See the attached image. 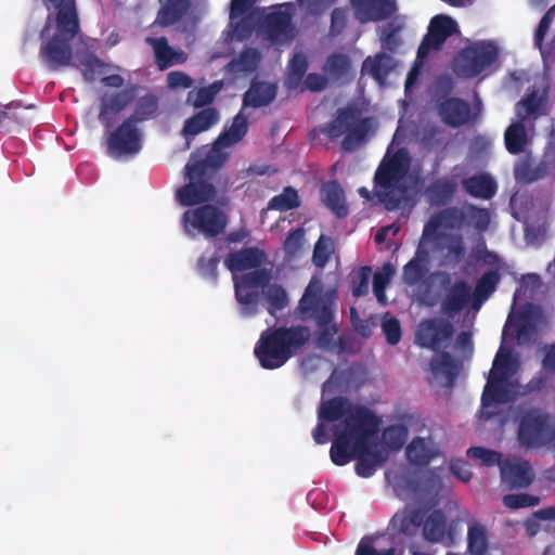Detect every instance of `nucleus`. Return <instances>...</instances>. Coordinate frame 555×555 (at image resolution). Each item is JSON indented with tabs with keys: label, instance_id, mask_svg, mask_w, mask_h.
<instances>
[{
	"label": "nucleus",
	"instance_id": "37",
	"mask_svg": "<svg viewBox=\"0 0 555 555\" xmlns=\"http://www.w3.org/2000/svg\"><path fill=\"white\" fill-rule=\"evenodd\" d=\"M455 191V181L449 178H439L426 188L425 195L431 205L443 206L452 199Z\"/></svg>",
	"mask_w": 555,
	"mask_h": 555
},
{
	"label": "nucleus",
	"instance_id": "11",
	"mask_svg": "<svg viewBox=\"0 0 555 555\" xmlns=\"http://www.w3.org/2000/svg\"><path fill=\"white\" fill-rule=\"evenodd\" d=\"M272 279L271 270L256 268L253 271L244 273L240 279H234L235 298L241 305V314L250 317L258 311L259 292H262L269 285Z\"/></svg>",
	"mask_w": 555,
	"mask_h": 555
},
{
	"label": "nucleus",
	"instance_id": "16",
	"mask_svg": "<svg viewBox=\"0 0 555 555\" xmlns=\"http://www.w3.org/2000/svg\"><path fill=\"white\" fill-rule=\"evenodd\" d=\"M436 108L441 121L451 128L474 125L478 117L467 101L456 96L438 99Z\"/></svg>",
	"mask_w": 555,
	"mask_h": 555
},
{
	"label": "nucleus",
	"instance_id": "2",
	"mask_svg": "<svg viewBox=\"0 0 555 555\" xmlns=\"http://www.w3.org/2000/svg\"><path fill=\"white\" fill-rule=\"evenodd\" d=\"M310 336V330L305 325L267 328L255 346V357L263 369H279L308 343Z\"/></svg>",
	"mask_w": 555,
	"mask_h": 555
},
{
	"label": "nucleus",
	"instance_id": "38",
	"mask_svg": "<svg viewBox=\"0 0 555 555\" xmlns=\"http://www.w3.org/2000/svg\"><path fill=\"white\" fill-rule=\"evenodd\" d=\"M395 66L392 56L379 52L373 59L367 57L363 62L362 69L369 73L378 83H384Z\"/></svg>",
	"mask_w": 555,
	"mask_h": 555
},
{
	"label": "nucleus",
	"instance_id": "54",
	"mask_svg": "<svg viewBox=\"0 0 555 555\" xmlns=\"http://www.w3.org/2000/svg\"><path fill=\"white\" fill-rule=\"evenodd\" d=\"M542 100L537 93L522 98L516 105L517 115L524 120L528 117H537L540 114Z\"/></svg>",
	"mask_w": 555,
	"mask_h": 555
},
{
	"label": "nucleus",
	"instance_id": "26",
	"mask_svg": "<svg viewBox=\"0 0 555 555\" xmlns=\"http://www.w3.org/2000/svg\"><path fill=\"white\" fill-rule=\"evenodd\" d=\"M146 42L153 48L155 64L160 70L177 64H183L188 59L185 52L170 47L166 37H149Z\"/></svg>",
	"mask_w": 555,
	"mask_h": 555
},
{
	"label": "nucleus",
	"instance_id": "39",
	"mask_svg": "<svg viewBox=\"0 0 555 555\" xmlns=\"http://www.w3.org/2000/svg\"><path fill=\"white\" fill-rule=\"evenodd\" d=\"M504 143L507 152L512 155H518L524 152L528 137L522 121L511 124L504 132Z\"/></svg>",
	"mask_w": 555,
	"mask_h": 555
},
{
	"label": "nucleus",
	"instance_id": "15",
	"mask_svg": "<svg viewBox=\"0 0 555 555\" xmlns=\"http://www.w3.org/2000/svg\"><path fill=\"white\" fill-rule=\"evenodd\" d=\"M258 0H231L230 27L235 40L244 41L251 37L260 10H250Z\"/></svg>",
	"mask_w": 555,
	"mask_h": 555
},
{
	"label": "nucleus",
	"instance_id": "21",
	"mask_svg": "<svg viewBox=\"0 0 555 555\" xmlns=\"http://www.w3.org/2000/svg\"><path fill=\"white\" fill-rule=\"evenodd\" d=\"M72 41L53 36L40 48V56L50 70L70 65L73 59Z\"/></svg>",
	"mask_w": 555,
	"mask_h": 555
},
{
	"label": "nucleus",
	"instance_id": "48",
	"mask_svg": "<svg viewBox=\"0 0 555 555\" xmlns=\"http://www.w3.org/2000/svg\"><path fill=\"white\" fill-rule=\"evenodd\" d=\"M81 73L87 82H93L107 67V64L93 53H88L79 59Z\"/></svg>",
	"mask_w": 555,
	"mask_h": 555
},
{
	"label": "nucleus",
	"instance_id": "55",
	"mask_svg": "<svg viewBox=\"0 0 555 555\" xmlns=\"http://www.w3.org/2000/svg\"><path fill=\"white\" fill-rule=\"evenodd\" d=\"M466 455L470 460L478 461L483 466L500 464L501 460V453L482 447H470Z\"/></svg>",
	"mask_w": 555,
	"mask_h": 555
},
{
	"label": "nucleus",
	"instance_id": "24",
	"mask_svg": "<svg viewBox=\"0 0 555 555\" xmlns=\"http://www.w3.org/2000/svg\"><path fill=\"white\" fill-rule=\"evenodd\" d=\"M502 482L509 489L529 487L534 480V473L526 460L518 462L506 461L500 465Z\"/></svg>",
	"mask_w": 555,
	"mask_h": 555
},
{
	"label": "nucleus",
	"instance_id": "36",
	"mask_svg": "<svg viewBox=\"0 0 555 555\" xmlns=\"http://www.w3.org/2000/svg\"><path fill=\"white\" fill-rule=\"evenodd\" d=\"M423 538L429 543L442 542L447 533V516L441 509H434L422 524Z\"/></svg>",
	"mask_w": 555,
	"mask_h": 555
},
{
	"label": "nucleus",
	"instance_id": "41",
	"mask_svg": "<svg viewBox=\"0 0 555 555\" xmlns=\"http://www.w3.org/2000/svg\"><path fill=\"white\" fill-rule=\"evenodd\" d=\"M408 461L416 466H426L434 459L435 452L428 442L422 438H414L405 450Z\"/></svg>",
	"mask_w": 555,
	"mask_h": 555
},
{
	"label": "nucleus",
	"instance_id": "33",
	"mask_svg": "<svg viewBox=\"0 0 555 555\" xmlns=\"http://www.w3.org/2000/svg\"><path fill=\"white\" fill-rule=\"evenodd\" d=\"M248 130L247 117L240 112L232 121L229 128H225L216 139L214 143V150L219 151L221 149L229 147L240 142Z\"/></svg>",
	"mask_w": 555,
	"mask_h": 555
},
{
	"label": "nucleus",
	"instance_id": "14",
	"mask_svg": "<svg viewBox=\"0 0 555 555\" xmlns=\"http://www.w3.org/2000/svg\"><path fill=\"white\" fill-rule=\"evenodd\" d=\"M106 144L107 153L113 157L135 155L142 149V133L132 119L126 118L109 132Z\"/></svg>",
	"mask_w": 555,
	"mask_h": 555
},
{
	"label": "nucleus",
	"instance_id": "30",
	"mask_svg": "<svg viewBox=\"0 0 555 555\" xmlns=\"http://www.w3.org/2000/svg\"><path fill=\"white\" fill-rule=\"evenodd\" d=\"M501 278L500 268L490 269L480 275L476 281L475 288L472 294L473 307L475 309H479L481 305L492 296L496 291Z\"/></svg>",
	"mask_w": 555,
	"mask_h": 555
},
{
	"label": "nucleus",
	"instance_id": "60",
	"mask_svg": "<svg viewBox=\"0 0 555 555\" xmlns=\"http://www.w3.org/2000/svg\"><path fill=\"white\" fill-rule=\"evenodd\" d=\"M372 274V269L367 266L361 267L352 276V293L356 297H361L367 294L369 281Z\"/></svg>",
	"mask_w": 555,
	"mask_h": 555
},
{
	"label": "nucleus",
	"instance_id": "35",
	"mask_svg": "<svg viewBox=\"0 0 555 555\" xmlns=\"http://www.w3.org/2000/svg\"><path fill=\"white\" fill-rule=\"evenodd\" d=\"M462 184L465 192L476 198L490 199L498 191L495 181L487 173L468 177Z\"/></svg>",
	"mask_w": 555,
	"mask_h": 555
},
{
	"label": "nucleus",
	"instance_id": "58",
	"mask_svg": "<svg viewBox=\"0 0 555 555\" xmlns=\"http://www.w3.org/2000/svg\"><path fill=\"white\" fill-rule=\"evenodd\" d=\"M332 248V241L328 237H325L324 235H321L319 240L317 241L314 245L313 250V262L318 267H324L325 263L330 260L331 257V250Z\"/></svg>",
	"mask_w": 555,
	"mask_h": 555
},
{
	"label": "nucleus",
	"instance_id": "45",
	"mask_svg": "<svg viewBox=\"0 0 555 555\" xmlns=\"http://www.w3.org/2000/svg\"><path fill=\"white\" fill-rule=\"evenodd\" d=\"M261 55L258 50L248 48L243 50L240 55L229 63L230 70L233 73H253L258 67Z\"/></svg>",
	"mask_w": 555,
	"mask_h": 555
},
{
	"label": "nucleus",
	"instance_id": "63",
	"mask_svg": "<svg viewBox=\"0 0 555 555\" xmlns=\"http://www.w3.org/2000/svg\"><path fill=\"white\" fill-rule=\"evenodd\" d=\"M348 23V10L346 8H335L331 14L330 35L338 36L346 28Z\"/></svg>",
	"mask_w": 555,
	"mask_h": 555
},
{
	"label": "nucleus",
	"instance_id": "43",
	"mask_svg": "<svg viewBox=\"0 0 555 555\" xmlns=\"http://www.w3.org/2000/svg\"><path fill=\"white\" fill-rule=\"evenodd\" d=\"M301 205V199L298 192L293 186H285L283 192L273 196L268 203L269 210L288 211L298 208Z\"/></svg>",
	"mask_w": 555,
	"mask_h": 555
},
{
	"label": "nucleus",
	"instance_id": "31",
	"mask_svg": "<svg viewBox=\"0 0 555 555\" xmlns=\"http://www.w3.org/2000/svg\"><path fill=\"white\" fill-rule=\"evenodd\" d=\"M276 96V87L264 81H251L243 96V108L269 105Z\"/></svg>",
	"mask_w": 555,
	"mask_h": 555
},
{
	"label": "nucleus",
	"instance_id": "57",
	"mask_svg": "<svg viewBox=\"0 0 555 555\" xmlns=\"http://www.w3.org/2000/svg\"><path fill=\"white\" fill-rule=\"evenodd\" d=\"M305 242V230L296 228L291 230L284 241L283 248L288 257H295L301 249Z\"/></svg>",
	"mask_w": 555,
	"mask_h": 555
},
{
	"label": "nucleus",
	"instance_id": "32",
	"mask_svg": "<svg viewBox=\"0 0 555 555\" xmlns=\"http://www.w3.org/2000/svg\"><path fill=\"white\" fill-rule=\"evenodd\" d=\"M219 112L215 107H206L188 118L184 122L182 133L188 137H194L219 121Z\"/></svg>",
	"mask_w": 555,
	"mask_h": 555
},
{
	"label": "nucleus",
	"instance_id": "64",
	"mask_svg": "<svg viewBox=\"0 0 555 555\" xmlns=\"http://www.w3.org/2000/svg\"><path fill=\"white\" fill-rule=\"evenodd\" d=\"M356 555H395V548L389 547L377 551L374 546V538L364 537L357 546Z\"/></svg>",
	"mask_w": 555,
	"mask_h": 555
},
{
	"label": "nucleus",
	"instance_id": "20",
	"mask_svg": "<svg viewBox=\"0 0 555 555\" xmlns=\"http://www.w3.org/2000/svg\"><path fill=\"white\" fill-rule=\"evenodd\" d=\"M135 98V87L126 88L121 91L104 95L101 99L99 120L106 130L113 128L114 116L122 112Z\"/></svg>",
	"mask_w": 555,
	"mask_h": 555
},
{
	"label": "nucleus",
	"instance_id": "56",
	"mask_svg": "<svg viewBox=\"0 0 555 555\" xmlns=\"http://www.w3.org/2000/svg\"><path fill=\"white\" fill-rule=\"evenodd\" d=\"M308 60L304 53H295L288 63V79L298 82L300 81L307 69H308Z\"/></svg>",
	"mask_w": 555,
	"mask_h": 555
},
{
	"label": "nucleus",
	"instance_id": "9",
	"mask_svg": "<svg viewBox=\"0 0 555 555\" xmlns=\"http://www.w3.org/2000/svg\"><path fill=\"white\" fill-rule=\"evenodd\" d=\"M357 413L369 414L375 418L376 425H380V418L372 410L361 404L353 405L347 397L343 396L322 401L318 417L327 423L340 421V424L334 427V439H338L340 436L347 435L349 418L354 417Z\"/></svg>",
	"mask_w": 555,
	"mask_h": 555
},
{
	"label": "nucleus",
	"instance_id": "49",
	"mask_svg": "<svg viewBox=\"0 0 555 555\" xmlns=\"http://www.w3.org/2000/svg\"><path fill=\"white\" fill-rule=\"evenodd\" d=\"M465 223L474 227L479 232H483L489 228L490 214L486 208L469 204L465 206Z\"/></svg>",
	"mask_w": 555,
	"mask_h": 555
},
{
	"label": "nucleus",
	"instance_id": "44",
	"mask_svg": "<svg viewBox=\"0 0 555 555\" xmlns=\"http://www.w3.org/2000/svg\"><path fill=\"white\" fill-rule=\"evenodd\" d=\"M467 548L472 555H486L488 551V537L485 526L475 522L468 527Z\"/></svg>",
	"mask_w": 555,
	"mask_h": 555
},
{
	"label": "nucleus",
	"instance_id": "18",
	"mask_svg": "<svg viewBox=\"0 0 555 555\" xmlns=\"http://www.w3.org/2000/svg\"><path fill=\"white\" fill-rule=\"evenodd\" d=\"M423 522L424 512L422 509L405 507L391 517L387 532L395 543L404 544L417 534Z\"/></svg>",
	"mask_w": 555,
	"mask_h": 555
},
{
	"label": "nucleus",
	"instance_id": "46",
	"mask_svg": "<svg viewBox=\"0 0 555 555\" xmlns=\"http://www.w3.org/2000/svg\"><path fill=\"white\" fill-rule=\"evenodd\" d=\"M350 67L351 63L346 54L332 53L327 56L323 69L331 78L339 80L349 74Z\"/></svg>",
	"mask_w": 555,
	"mask_h": 555
},
{
	"label": "nucleus",
	"instance_id": "25",
	"mask_svg": "<svg viewBox=\"0 0 555 555\" xmlns=\"http://www.w3.org/2000/svg\"><path fill=\"white\" fill-rule=\"evenodd\" d=\"M267 260L266 253L258 247H245L231 251L224 259V264L231 272H242L259 268Z\"/></svg>",
	"mask_w": 555,
	"mask_h": 555
},
{
	"label": "nucleus",
	"instance_id": "28",
	"mask_svg": "<svg viewBox=\"0 0 555 555\" xmlns=\"http://www.w3.org/2000/svg\"><path fill=\"white\" fill-rule=\"evenodd\" d=\"M465 223V207L459 209L456 207L446 208L436 217L431 218L424 227L423 238H430L435 235L440 225L446 228H460Z\"/></svg>",
	"mask_w": 555,
	"mask_h": 555
},
{
	"label": "nucleus",
	"instance_id": "51",
	"mask_svg": "<svg viewBox=\"0 0 555 555\" xmlns=\"http://www.w3.org/2000/svg\"><path fill=\"white\" fill-rule=\"evenodd\" d=\"M408 439V428L404 425H390L383 431V441L391 451L400 450Z\"/></svg>",
	"mask_w": 555,
	"mask_h": 555
},
{
	"label": "nucleus",
	"instance_id": "19",
	"mask_svg": "<svg viewBox=\"0 0 555 555\" xmlns=\"http://www.w3.org/2000/svg\"><path fill=\"white\" fill-rule=\"evenodd\" d=\"M453 324L442 318H430L423 320L417 327L415 343L434 351L440 349L442 343L450 340L453 336Z\"/></svg>",
	"mask_w": 555,
	"mask_h": 555
},
{
	"label": "nucleus",
	"instance_id": "7",
	"mask_svg": "<svg viewBox=\"0 0 555 555\" xmlns=\"http://www.w3.org/2000/svg\"><path fill=\"white\" fill-rule=\"evenodd\" d=\"M408 170L409 160L401 152H397L388 160H383L375 172V185L384 189L377 196L388 210L397 209L402 202L406 189L401 182Z\"/></svg>",
	"mask_w": 555,
	"mask_h": 555
},
{
	"label": "nucleus",
	"instance_id": "4",
	"mask_svg": "<svg viewBox=\"0 0 555 555\" xmlns=\"http://www.w3.org/2000/svg\"><path fill=\"white\" fill-rule=\"evenodd\" d=\"M514 373L512 354L501 347L495 354L483 387L480 418L489 421L496 415V412L490 410L494 403L507 404L516 401L517 378H513Z\"/></svg>",
	"mask_w": 555,
	"mask_h": 555
},
{
	"label": "nucleus",
	"instance_id": "50",
	"mask_svg": "<svg viewBox=\"0 0 555 555\" xmlns=\"http://www.w3.org/2000/svg\"><path fill=\"white\" fill-rule=\"evenodd\" d=\"M220 260L221 258L218 254H214L211 256H206L204 254L199 256L196 261L197 273L203 279L216 283L218 280V266L220 263Z\"/></svg>",
	"mask_w": 555,
	"mask_h": 555
},
{
	"label": "nucleus",
	"instance_id": "8",
	"mask_svg": "<svg viewBox=\"0 0 555 555\" xmlns=\"http://www.w3.org/2000/svg\"><path fill=\"white\" fill-rule=\"evenodd\" d=\"M185 232L191 236L204 235L215 238L225 232L229 223L228 215L219 207L205 204L189 209L182 217Z\"/></svg>",
	"mask_w": 555,
	"mask_h": 555
},
{
	"label": "nucleus",
	"instance_id": "23",
	"mask_svg": "<svg viewBox=\"0 0 555 555\" xmlns=\"http://www.w3.org/2000/svg\"><path fill=\"white\" fill-rule=\"evenodd\" d=\"M55 9L56 33L53 36L74 40L79 33V20L75 0H48Z\"/></svg>",
	"mask_w": 555,
	"mask_h": 555
},
{
	"label": "nucleus",
	"instance_id": "53",
	"mask_svg": "<svg viewBox=\"0 0 555 555\" xmlns=\"http://www.w3.org/2000/svg\"><path fill=\"white\" fill-rule=\"evenodd\" d=\"M219 89L220 87L215 82L208 87H202L196 91H191L188 94V102L191 103L195 108L209 105L215 100Z\"/></svg>",
	"mask_w": 555,
	"mask_h": 555
},
{
	"label": "nucleus",
	"instance_id": "61",
	"mask_svg": "<svg viewBox=\"0 0 555 555\" xmlns=\"http://www.w3.org/2000/svg\"><path fill=\"white\" fill-rule=\"evenodd\" d=\"M382 328L385 334L386 341L389 345L395 346L400 341L402 332L398 319L393 317L385 319L383 321Z\"/></svg>",
	"mask_w": 555,
	"mask_h": 555
},
{
	"label": "nucleus",
	"instance_id": "34",
	"mask_svg": "<svg viewBox=\"0 0 555 555\" xmlns=\"http://www.w3.org/2000/svg\"><path fill=\"white\" fill-rule=\"evenodd\" d=\"M192 0H167L159 9L155 23L169 27L181 21L189 12Z\"/></svg>",
	"mask_w": 555,
	"mask_h": 555
},
{
	"label": "nucleus",
	"instance_id": "5",
	"mask_svg": "<svg viewBox=\"0 0 555 555\" xmlns=\"http://www.w3.org/2000/svg\"><path fill=\"white\" fill-rule=\"evenodd\" d=\"M224 160V155L210 154L206 158L189 162L185 165V176L189 179V183L177 190V201L182 206H201L214 201L217 190L209 182V179L212 178Z\"/></svg>",
	"mask_w": 555,
	"mask_h": 555
},
{
	"label": "nucleus",
	"instance_id": "62",
	"mask_svg": "<svg viewBox=\"0 0 555 555\" xmlns=\"http://www.w3.org/2000/svg\"><path fill=\"white\" fill-rule=\"evenodd\" d=\"M466 247L461 235H450L447 244V256L455 262L463 260Z\"/></svg>",
	"mask_w": 555,
	"mask_h": 555
},
{
	"label": "nucleus",
	"instance_id": "12",
	"mask_svg": "<svg viewBox=\"0 0 555 555\" xmlns=\"http://www.w3.org/2000/svg\"><path fill=\"white\" fill-rule=\"evenodd\" d=\"M293 3L286 2L279 9L266 14L258 23L259 31L273 44L289 43L294 40L296 29L293 14L289 11Z\"/></svg>",
	"mask_w": 555,
	"mask_h": 555
},
{
	"label": "nucleus",
	"instance_id": "52",
	"mask_svg": "<svg viewBox=\"0 0 555 555\" xmlns=\"http://www.w3.org/2000/svg\"><path fill=\"white\" fill-rule=\"evenodd\" d=\"M430 371L435 375L443 374L450 380L456 375V366L449 352L442 351L435 356L430 361Z\"/></svg>",
	"mask_w": 555,
	"mask_h": 555
},
{
	"label": "nucleus",
	"instance_id": "42",
	"mask_svg": "<svg viewBox=\"0 0 555 555\" xmlns=\"http://www.w3.org/2000/svg\"><path fill=\"white\" fill-rule=\"evenodd\" d=\"M159 107L158 99L154 94L141 96L135 104L134 112L127 117L132 119L135 125L152 119L156 116Z\"/></svg>",
	"mask_w": 555,
	"mask_h": 555
},
{
	"label": "nucleus",
	"instance_id": "29",
	"mask_svg": "<svg viewBox=\"0 0 555 555\" xmlns=\"http://www.w3.org/2000/svg\"><path fill=\"white\" fill-rule=\"evenodd\" d=\"M472 296L470 287L465 281L454 282L441 304L442 313L453 317L463 310Z\"/></svg>",
	"mask_w": 555,
	"mask_h": 555
},
{
	"label": "nucleus",
	"instance_id": "1",
	"mask_svg": "<svg viewBox=\"0 0 555 555\" xmlns=\"http://www.w3.org/2000/svg\"><path fill=\"white\" fill-rule=\"evenodd\" d=\"M347 435L334 439L330 456L337 466H344L357 460L354 470L358 476L369 478L374 475L376 467L387 460V454L382 450H373L379 431L375 418L369 414L357 413L348 422Z\"/></svg>",
	"mask_w": 555,
	"mask_h": 555
},
{
	"label": "nucleus",
	"instance_id": "10",
	"mask_svg": "<svg viewBox=\"0 0 555 555\" xmlns=\"http://www.w3.org/2000/svg\"><path fill=\"white\" fill-rule=\"evenodd\" d=\"M498 49L491 42H476L460 51L453 61L457 76L473 78L495 62Z\"/></svg>",
	"mask_w": 555,
	"mask_h": 555
},
{
	"label": "nucleus",
	"instance_id": "27",
	"mask_svg": "<svg viewBox=\"0 0 555 555\" xmlns=\"http://www.w3.org/2000/svg\"><path fill=\"white\" fill-rule=\"evenodd\" d=\"M321 199L337 218L341 219L348 216L349 207L346 202L345 191L336 180L328 181L322 185Z\"/></svg>",
	"mask_w": 555,
	"mask_h": 555
},
{
	"label": "nucleus",
	"instance_id": "47",
	"mask_svg": "<svg viewBox=\"0 0 555 555\" xmlns=\"http://www.w3.org/2000/svg\"><path fill=\"white\" fill-rule=\"evenodd\" d=\"M267 300V310L270 314L283 310L288 305L286 291L279 284H270L263 291Z\"/></svg>",
	"mask_w": 555,
	"mask_h": 555
},
{
	"label": "nucleus",
	"instance_id": "6",
	"mask_svg": "<svg viewBox=\"0 0 555 555\" xmlns=\"http://www.w3.org/2000/svg\"><path fill=\"white\" fill-rule=\"evenodd\" d=\"M371 127V118H363L357 107L347 106L338 108L335 117L321 128V132L331 140L345 134L341 149L346 152H352L365 141Z\"/></svg>",
	"mask_w": 555,
	"mask_h": 555
},
{
	"label": "nucleus",
	"instance_id": "40",
	"mask_svg": "<svg viewBox=\"0 0 555 555\" xmlns=\"http://www.w3.org/2000/svg\"><path fill=\"white\" fill-rule=\"evenodd\" d=\"M427 253L420 247L415 256L403 267V281L410 286L420 283L427 274L426 268Z\"/></svg>",
	"mask_w": 555,
	"mask_h": 555
},
{
	"label": "nucleus",
	"instance_id": "22",
	"mask_svg": "<svg viewBox=\"0 0 555 555\" xmlns=\"http://www.w3.org/2000/svg\"><path fill=\"white\" fill-rule=\"evenodd\" d=\"M350 3L362 24L387 20L397 9L393 0H350Z\"/></svg>",
	"mask_w": 555,
	"mask_h": 555
},
{
	"label": "nucleus",
	"instance_id": "3",
	"mask_svg": "<svg viewBox=\"0 0 555 555\" xmlns=\"http://www.w3.org/2000/svg\"><path fill=\"white\" fill-rule=\"evenodd\" d=\"M335 296L334 289L324 292L322 281L312 278L298 304L302 318L315 321L319 327L317 344L325 349H332L335 346V335L338 332L337 325L333 323Z\"/></svg>",
	"mask_w": 555,
	"mask_h": 555
},
{
	"label": "nucleus",
	"instance_id": "13",
	"mask_svg": "<svg viewBox=\"0 0 555 555\" xmlns=\"http://www.w3.org/2000/svg\"><path fill=\"white\" fill-rule=\"evenodd\" d=\"M553 427L548 415L538 409L527 411L520 418L518 426V441L527 448H537L547 444Z\"/></svg>",
	"mask_w": 555,
	"mask_h": 555
},
{
	"label": "nucleus",
	"instance_id": "17",
	"mask_svg": "<svg viewBox=\"0 0 555 555\" xmlns=\"http://www.w3.org/2000/svg\"><path fill=\"white\" fill-rule=\"evenodd\" d=\"M457 33L456 22L443 14L434 16L428 25L427 34L423 37L418 49L417 59H425L433 50H439L446 40Z\"/></svg>",
	"mask_w": 555,
	"mask_h": 555
},
{
	"label": "nucleus",
	"instance_id": "59",
	"mask_svg": "<svg viewBox=\"0 0 555 555\" xmlns=\"http://www.w3.org/2000/svg\"><path fill=\"white\" fill-rule=\"evenodd\" d=\"M503 503L505 506L516 509L535 506L540 503V499L527 493L507 494L503 498Z\"/></svg>",
	"mask_w": 555,
	"mask_h": 555
}]
</instances>
